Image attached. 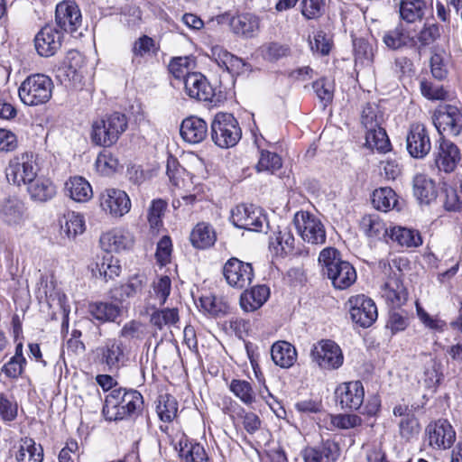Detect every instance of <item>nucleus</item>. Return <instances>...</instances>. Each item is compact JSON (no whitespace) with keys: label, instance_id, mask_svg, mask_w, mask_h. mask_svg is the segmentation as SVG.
Masks as SVG:
<instances>
[{"label":"nucleus","instance_id":"1","mask_svg":"<svg viewBox=\"0 0 462 462\" xmlns=\"http://www.w3.org/2000/svg\"><path fill=\"white\" fill-rule=\"evenodd\" d=\"M321 272L330 282L336 290H346L351 287L357 279L355 267L347 261L341 258L340 253L333 248H324L319 256Z\"/></svg>","mask_w":462,"mask_h":462},{"label":"nucleus","instance_id":"2","mask_svg":"<svg viewBox=\"0 0 462 462\" xmlns=\"http://www.w3.org/2000/svg\"><path fill=\"white\" fill-rule=\"evenodd\" d=\"M143 399L136 390L117 388L106 396L103 415L107 420H124L142 411Z\"/></svg>","mask_w":462,"mask_h":462},{"label":"nucleus","instance_id":"3","mask_svg":"<svg viewBox=\"0 0 462 462\" xmlns=\"http://www.w3.org/2000/svg\"><path fill=\"white\" fill-rule=\"evenodd\" d=\"M128 120L125 115L115 112L93 122L91 141L98 146L110 147L126 131Z\"/></svg>","mask_w":462,"mask_h":462},{"label":"nucleus","instance_id":"4","mask_svg":"<svg viewBox=\"0 0 462 462\" xmlns=\"http://www.w3.org/2000/svg\"><path fill=\"white\" fill-rule=\"evenodd\" d=\"M53 82L44 74L28 76L21 84L18 94L21 101L31 106L47 103L52 96Z\"/></svg>","mask_w":462,"mask_h":462},{"label":"nucleus","instance_id":"5","mask_svg":"<svg viewBox=\"0 0 462 462\" xmlns=\"http://www.w3.org/2000/svg\"><path fill=\"white\" fill-rule=\"evenodd\" d=\"M242 136L237 120L232 114L217 113L211 123L212 141L221 148L235 146Z\"/></svg>","mask_w":462,"mask_h":462},{"label":"nucleus","instance_id":"6","mask_svg":"<svg viewBox=\"0 0 462 462\" xmlns=\"http://www.w3.org/2000/svg\"><path fill=\"white\" fill-rule=\"evenodd\" d=\"M37 172L36 156L32 152L15 156L5 169L8 182L16 186H27L37 177Z\"/></svg>","mask_w":462,"mask_h":462},{"label":"nucleus","instance_id":"7","mask_svg":"<svg viewBox=\"0 0 462 462\" xmlns=\"http://www.w3.org/2000/svg\"><path fill=\"white\" fill-rule=\"evenodd\" d=\"M293 225L303 241L311 245H323L326 242L324 225L315 215L299 211L294 215Z\"/></svg>","mask_w":462,"mask_h":462},{"label":"nucleus","instance_id":"8","mask_svg":"<svg viewBox=\"0 0 462 462\" xmlns=\"http://www.w3.org/2000/svg\"><path fill=\"white\" fill-rule=\"evenodd\" d=\"M310 357L320 369L336 370L344 362V356L339 346L330 339H321L313 345Z\"/></svg>","mask_w":462,"mask_h":462},{"label":"nucleus","instance_id":"9","mask_svg":"<svg viewBox=\"0 0 462 462\" xmlns=\"http://www.w3.org/2000/svg\"><path fill=\"white\" fill-rule=\"evenodd\" d=\"M432 122L439 134L457 136L462 133V110L449 104L439 105L433 113Z\"/></svg>","mask_w":462,"mask_h":462},{"label":"nucleus","instance_id":"10","mask_svg":"<svg viewBox=\"0 0 462 462\" xmlns=\"http://www.w3.org/2000/svg\"><path fill=\"white\" fill-rule=\"evenodd\" d=\"M347 303L350 318L356 325L364 328H369L377 319V307L371 298L358 294L351 296Z\"/></svg>","mask_w":462,"mask_h":462},{"label":"nucleus","instance_id":"11","mask_svg":"<svg viewBox=\"0 0 462 462\" xmlns=\"http://www.w3.org/2000/svg\"><path fill=\"white\" fill-rule=\"evenodd\" d=\"M231 221L238 228L261 232L267 226L266 217L254 205H238L231 212Z\"/></svg>","mask_w":462,"mask_h":462},{"label":"nucleus","instance_id":"12","mask_svg":"<svg viewBox=\"0 0 462 462\" xmlns=\"http://www.w3.org/2000/svg\"><path fill=\"white\" fill-rule=\"evenodd\" d=\"M223 274L231 287L239 290L249 286L254 279L252 264L236 257L230 258L224 264Z\"/></svg>","mask_w":462,"mask_h":462},{"label":"nucleus","instance_id":"13","mask_svg":"<svg viewBox=\"0 0 462 462\" xmlns=\"http://www.w3.org/2000/svg\"><path fill=\"white\" fill-rule=\"evenodd\" d=\"M97 356L105 371L114 373L118 371L125 362L124 345L121 341L107 339L104 345L97 348Z\"/></svg>","mask_w":462,"mask_h":462},{"label":"nucleus","instance_id":"14","mask_svg":"<svg viewBox=\"0 0 462 462\" xmlns=\"http://www.w3.org/2000/svg\"><path fill=\"white\" fill-rule=\"evenodd\" d=\"M406 147L410 155L416 159H422L429 154L431 143L424 125L420 123L411 125L406 136Z\"/></svg>","mask_w":462,"mask_h":462},{"label":"nucleus","instance_id":"15","mask_svg":"<svg viewBox=\"0 0 462 462\" xmlns=\"http://www.w3.org/2000/svg\"><path fill=\"white\" fill-rule=\"evenodd\" d=\"M63 32L53 25H45L34 37V46L42 57L53 56L61 47Z\"/></svg>","mask_w":462,"mask_h":462},{"label":"nucleus","instance_id":"16","mask_svg":"<svg viewBox=\"0 0 462 462\" xmlns=\"http://www.w3.org/2000/svg\"><path fill=\"white\" fill-rule=\"evenodd\" d=\"M337 402L344 410H358L364 402V387L360 381L340 384L335 391Z\"/></svg>","mask_w":462,"mask_h":462},{"label":"nucleus","instance_id":"17","mask_svg":"<svg viewBox=\"0 0 462 462\" xmlns=\"http://www.w3.org/2000/svg\"><path fill=\"white\" fill-rule=\"evenodd\" d=\"M100 205L112 217H121L130 211L131 200L125 191L107 189L101 194Z\"/></svg>","mask_w":462,"mask_h":462},{"label":"nucleus","instance_id":"18","mask_svg":"<svg viewBox=\"0 0 462 462\" xmlns=\"http://www.w3.org/2000/svg\"><path fill=\"white\" fill-rule=\"evenodd\" d=\"M56 24L69 33H75L82 24L81 12L72 2H61L57 5L55 11Z\"/></svg>","mask_w":462,"mask_h":462},{"label":"nucleus","instance_id":"19","mask_svg":"<svg viewBox=\"0 0 462 462\" xmlns=\"http://www.w3.org/2000/svg\"><path fill=\"white\" fill-rule=\"evenodd\" d=\"M0 214L3 221L10 226H22L29 218L28 208L18 197H8L1 204Z\"/></svg>","mask_w":462,"mask_h":462},{"label":"nucleus","instance_id":"20","mask_svg":"<svg viewBox=\"0 0 462 462\" xmlns=\"http://www.w3.org/2000/svg\"><path fill=\"white\" fill-rule=\"evenodd\" d=\"M429 443L434 448H449L456 439V432L447 420H439L426 428Z\"/></svg>","mask_w":462,"mask_h":462},{"label":"nucleus","instance_id":"21","mask_svg":"<svg viewBox=\"0 0 462 462\" xmlns=\"http://www.w3.org/2000/svg\"><path fill=\"white\" fill-rule=\"evenodd\" d=\"M184 89L186 94L200 101H213L214 88L204 75L199 72H191L185 77Z\"/></svg>","mask_w":462,"mask_h":462},{"label":"nucleus","instance_id":"22","mask_svg":"<svg viewBox=\"0 0 462 462\" xmlns=\"http://www.w3.org/2000/svg\"><path fill=\"white\" fill-rule=\"evenodd\" d=\"M401 270L389 275L382 287V297L393 308L401 307L407 300V291L400 279Z\"/></svg>","mask_w":462,"mask_h":462},{"label":"nucleus","instance_id":"23","mask_svg":"<svg viewBox=\"0 0 462 462\" xmlns=\"http://www.w3.org/2000/svg\"><path fill=\"white\" fill-rule=\"evenodd\" d=\"M261 20L259 16L245 13L233 16L230 19L229 25L232 32L243 38H254L260 32Z\"/></svg>","mask_w":462,"mask_h":462},{"label":"nucleus","instance_id":"24","mask_svg":"<svg viewBox=\"0 0 462 462\" xmlns=\"http://www.w3.org/2000/svg\"><path fill=\"white\" fill-rule=\"evenodd\" d=\"M458 147L450 141L442 139L435 155L437 167L445 172H452L460 161Z\"/></svg>","mask_w":462,"mask_h":462},{"label":"nucleus","instance_id":"25","mask_svg":"<svg viewBox=\"0 0 462 462\" xmlns=\"http://www.w3.org/2000/svg\"><path fill=\"white\" fill-rule=\"evenodd\" d=\"M340 455V448L333 440L327 439L319 446L307 448L303 451L305 462H335Z\"/></svg>","mask_w":462,"mask_h":462},{"label":"nucleus","instance_id":"26","mask_svg":"<svg viewBox=\"0 0 462 462\" xmlns=\"http://www.w3.org/2000/svg\"><path fill=\"white\" fill-rule=\"evenodd\" d=\"M100 244L107 252H120L129 249L134 245V236L126 230L113 229L103 234Z\"/></svg>","mask_w":462,"mask_h":462},{"label":"nucleus","instance_id":"27","mask_svg":"<svg viewBox=\"0 0 462 462\" xmlns=\"http://www.w3.org/2000/svg\"><path fill=\"white\" fill-rule=\"evenodd\" d=\"M180 132L187 143H199L208 135V125L199 117L189 116L182 121Z\"/></svg>","mask_w":462,"mask_h":462},{"label":"nucleus","instance_id":"28","mask_svg":"<svg viewBox=\"0 0 462 462\" xmlns=\"http://www.w3.org/2000/svg\"><path fill=\"white\" fill-rule=\"evenodd\" d=\"M269 288L265 285H257L251 290H245L240 296V306L245 312H253L260 309L268 300Z\"/></svg>","mask_w":462,"mask_h":462},{"label":"nucleus","instance_id":"29","mask_svg":"<svg viewBox=\"0 0 462 462\" xmlns=\"http://www.w3.org/2000/svg\"><path fill=\"white\" fill-rule=\"evenodd\" d=\"M271 356L276 365L290 368L297 361V351L291 343L277 341L271 347Z\"/></svg>","mask_w":462,"mask_h":462},{"label":"nucleus","instance_id":"30","mask_svg":"<svg viewBox=\"0 0 462 462\" xmlns=\"http://www.w3.org/2000/svg\"><path fill=\"white\" fill-rule=\"evenodd\" d=\"M383 43L387 48L396 51L404 47L415 46L417 42L410 32L404 29L402 23L395 28L387 31L383 37Z\"/></svg>","mask_w":462,"mask_h":462},{"label":"nucleus","instance_id":"31","mask_svg":"<svg viewBox=\"0 0 462 462\" xmlns=\"http://www.w3.org/2000/svg\"><path fill=\"white\" fill-rule=\"evenodd\" d=\"M211 56L220 68L232 74L241 73L245 65L242 59L218 45L212 47Z\"/></svg>","mask_w":462,"mask_h":462},{"label":"nucleus","instance_id":"32","mask_svg":"<svg viewBox=\"0 0 462 462\" xmlns=\"http://www.w3.org/2000/svg\"><path fill=\"white\" fill-rule=\"evenodd\" d=\"M176 449L182 462H209L204 447L198 442L189 441L186 437L180 439Z\"/></svg>","mask_w":462,"mask_h":462},{"label":"nucleus","instance_id":"33","mask_svg":"<svg viewBox=\"0 0 462 462\" xmlns=\"http://www.w3.org/2000/svg\"><path fill=\"white\" fill-rule=\"evenodd\" d=\"M413 194L420 204L430 205L437 198L435 181L425 174H417L413 179Z\"/></svg>","mask_w":462,"mask_h":462},{"label":"nucleus","instance_id":"34","mask_svg":"<svg viewBox=\"0 0 462 462\" xmlns=\"http://www.w3.org/2000/svg\"><path fill=\"white\" fill-rule=\"evenodd\" d=\"M144 283V281L140 276H133L126 283L112 288L109 291V296L114 301L124 303L127 299L140 292Z\"/></svg>","mask_w":462,"mask_h":462},{"label":"nucleus","instance_id":"35","mask_svg":"<svg viewBox=\"0 0 462 462\" xmlns=\"http://www.w3.org/2000/svg\"><path fill=\"white\" fill-rule=\"evenodd\" d=\"M30 198L38 202H46L56 194V187L52 181L46 178H35L27 185Z\"/></svg>","mask_w":462,"mask_h":462},{"label":"nucleus","instance_id":"36","mask_svg":"<svg viewBox=\"0 0 462 462\" xmlns=\"http://www.w3.org/2000/svg\"><path fill=\"white\" fill-rule=\"evenodd\" d=\"M61 234L68 238H75L85 231L84 217L78 212L68 211L60 220Z\"/></svg>","mask_w":462,"mask_h":462},{"label":"nucleus","instance_id":"37","mask_svg":"<svg viewBox=\"0 0 462 462\" xmlns=\"http://www.w3.org/2000/svg\"><path fill=\"white\" fill-rule=\"evenodd\" d=\"M65 189L69 197L77 202H86L93 195L90 184L79 176L69 178L65 183Z\"/></svg>","mask_w":462,"mask_h":462},{"label":"nucleus","instance_id":"38","mask_svg":"<svg viewBox=\"0 0 462 462\" xmlns=\"http://www.w3.org/2000/svg\"><path fill=\"white\" fill-rule=\"evenodd\" d=\"M359 226L370 238L381 239L388 235L384 222L377 214L365 215L360 220Z\"/></svg>","mask_w":462,"mask_h":462},{"label":"nucleus","instance_id":"39","mask_svg":"<svg viewBox=\"0 0 462 462\" xmlns=\"http://www.w3.org/2000/svg\"><path fill=\"white\" fill-rule=\"evenodd\" d=\"M93 275L108 281L117 277L121 273L119 261L111 254H106L99 259L92 267Z\"/></svg>","mask_w":462,"mask_h":462},{"label":"nucleus","instance_id":"40","mask_svg":"<svg viewBox=\"0 0 462 462\" xmlns=\"http://www.w3.org/2000/svg\"><path fill=\"white\" fill-rule=\"evenodd\" d=\"M192 245L199 249H206L216 242V233L212 226L207 223H199L190 233Z\"/></svg>","mask_w":462,"mask_h":462},{"label":"nucleus","instance_id":"41","mask_svg":"<svg viewBox=\"0 0 462 462\" xmlns=\"http://www.w3.org/2000/svg\"><path fill=\"white\" fill-rule=\"evenodd\" d=\"M91 316L102 322H112L121 315L122 308L111 302H93L88 306Z\"/></svg>","mask_w":462,"mask_h":462},{"label":"nucleus","instance_id":"42","mask_svg":"<svg viewBox=\"0 0 462 462\" xmlns=\"http://www.w3.org/2000/svg\"><path fill=\"white\" fill-rule=\"evenodd\" d=\"M425 8L426 3L423 0H402L399 5L400 17L408 23L420 21Z\"/></svg>","mask_w":462,"mask_h":462},{"label":"nucleus","instance_id":"43","mask_svg":"<svg viewBox=\"0 0 462 462\" xmlns=\"http://www.w3.org/2000/svg\"><path fill=\"white\" fill-rule=\"evenodd\" d=\"M15 457L18 462H42L43 449L32 439L24 438L21 439Z\"/></svg>","mask_w":462,"mask_h":462},{"label":"nucleus","instance_id":"44","mask_svg":"<svg viewBox=\"0 0 462 462\" xmlns=\"http://www.w3.org/2000/svg\"><path fill=\"white\" fill-rule=\"evenodd\" d=\"M179 321L180 315L177 308L156 310L150 316V323L159 330L165 327H175Z\"/></svg>","mask_w":462,"mask_h":462},{"label":"nucleus","instance_id":"45","mask_svg":"<svg viewBox=\"0 0 462 462\" xmlns=\"http://www.w3.org/2000/svg\"><path fill=\"white\" fill-rule=\"evenodd\" d=\"M390 238L398 245L406 247H417L422 244L419 232L402 226H394L390 230Z\"/></svg>","mask_w":462,"mask_h":462},{"label":"nucleus","instance_id":"46","mask_svg":"<svg viewBox=\"0 0 462 462\" xmlns=\"http://www.w3.org/2000/svg\"><path fill=\"white\" fill-rule=\"evenodd\" d=\"M365 145L371 150L385 153L391 150V143L383 127L368 130L365 133Z\"/></svg>","mask_w":462,"mask_h":462},{"label":"nucleus","instance_id":"47","mask_svg":"<svg viewBox=\"0 0 462 462\" xmlns=\"http://www.w3.org/2000/svg\"><path fill=\"white\" fill-rule=\"evenodd\" d=\"M397 196L389 187L375 189L372 195V204L377 209L387 212L397 205Z\"/></svg>","mask_w":462,"mask_h":462},{"label":"nucleus","instance_id":"48","mask_svg":"<svg viewBox=\"0 0 462 462\" xmlns=\"http://www.w3.org/2000/svg\"><path fill=\"white\" fill-rule=\"evenodd\" d=\"M229 390L247 406H252L255 402V392L252 384L245 380L233 379L230 382Z\"/></svg>","mask_w":462,"mask_h":462},{"label":"nucleus","instance_id":"49","mask_svg":"<svg viewBox=\"0 0 462 462\" xmlns=\"http://www.w3.org/2000/svg\"><path fill=\"white\" fill-rule=\"evenodd\" d=\"M201 308L204 311L214 317L226 315L229 310V304L223 298L215 295H205L199 298Z\"/></svg>","mask_w":462,"mask_h":462},{"label":"nucleus","instance_id":"50","mask_svg":"<svg viewBox=\"0 0 462 462\" xmlns=\"http://www.w3.org/2000/svg\"><path fill=\"white\" fill-rule=\"evenodd\" d=\"M156 411L162 421L170 422L177 415L178 403L175 398L170 394L160 395Z\"/></svg>","mask_w":462,"mask_h":462},{"label":"nucleus","instance_id":"51","mask_svg":"<svg viewBox=\"0 0 462 462\" xmlns=\"http://www.w3.org/2000/svg\"><path fill=\"white\" fill-rule=\"evenodd\" d=\"M271 245L276 244L281 247V254H288L293 252L295 239L288 226L282 228L279 227V230L275 233L274 238H271Z\"/></svg>","mask_w":462,"mask_h":462},{"label":"nucleus","instance_id":"52","mask_svg":"<svg viewBox=\"0 0 462 462\" xmlns=\"http://www.w3.org/2000/svg\"><path fill=\"white\" fill-rule=\"evenodd\" d=\"M383 115L379 107L374 104H367L361 116V124L366 131L372 130L381 126Z\"/></svg>","mask_w":462,"mask_h":462},{"label":"nucleus","instance_id":"53","mask_svg":"<svg viewBox=\"0 0 462 462\" xmlns=\"http://www.w3.org/2000/svg\"><path fill=\"white\" fill-rule=\"evenodd\" d=\"M282 165V159L277 153L262 150L256 168L258 171H269L273 173L275 171L279 170Z\"/></svg>","mask_w":462,"mask_h":462},{"label":"nucleus","instance_id":"54","mask_svg":"<svg viewBox=\"0 0 462 462\" xmlns=\"http://www.w3.org/2000/svg\"><path fill=\"white\" fill-rule=\"evenodd\" d=\"M263 57L268 60H278L291 54V48L287 44L277 42H268L262 46Z\"/></svg>","mask_w":462,"mask_h":462},{"label":"nucleus","instance_id":"55","mask_svg":"<svg viewBox=\"0 0 462 462\" xmlns=\"http://www.w3.org/2000/svg\"><path fill=\"white\" fill-rule=\"evenodd\" d=\"M440 37V27L436 24H424L416 36L419 42L418 49L420 50L435 42Z\"/></svg>","mask_w":462,"mask_h":462},{"label":"nucleus","instance_id":"56","mask_svg":"<svg viewBox=\"0 0 462 462\" xmlns=\"http://www.w3.org/2000/svg\"><path fill=\"white\" fill-rule=\"evenodd\" d=\"M190 63L191 60L188 56L175 57L171 60L168 66L169 71L175 79H182L184 82L186 75L191 74V72H189Z\"/></svg>","mask_w":462,"mask_h":462},{"label":"nucleus","instance_id":"57","mask_svg":"<svg viewBox=\"0 0 462 462\" xmlns=\"http://www.w3.org/2000/svg\"><path fill=\"white\" fill-rule=\"evenodd\" d=\"M118 166V160L107 151L100 152L96 160L97 170L104 175L115 172Z\"/></svg>","mask_w":462,"mask_h":462},{"label":"nucleus","instance_id":"58","mask_svg":"<svg viewBox=\"0 0 462 462\" xmlns=\"http://www.w3.org/2000/svg\"><path fill=\"white\" fill-rule=\"evenodd\" d=\"M167 203L162 199L152 200L148 209V222L152 229H158L162 225V216L166 209Z\"/></svg>","mask_w":462,"mask_h":462},{"label":"nucleus","instance_id":"59","mask_svg":"<svg viewBox=\"0 0 462 462\" xmlns=\"http://www.w3.org/2000/svg\"><path fill=\"white\" fill-rule=\"evenodd\" d=\"M420 425L414 414H408L399 422V432L402 439L411 440L418 435Z\"/></svg>","mask_w":462,"mask_h":462},{"label":"nucleus","instance_id":"60","mask_svg":"<svg viewBox=\"0 0 462 462\" xmlns=\"http://www.w3.org/2000/svg\"><path fill=\"white\" fill-rule=\"evenodd\" d=\"M313 88L324 107L329 104L334 96L333 83L326 79H321L313 83Z\"/></svg>","mask_w":462,"mask_h":462},{"label":"nucleus","instance_id":"61","mask_svg":"<svg viewBox=\"0 0 462 462\" xmlns=\"http://www.w3.org/2000/svg\"><path fill=\"white\" fill-rule=\"evenodd\" d=\"M324 0H302L301 14L306 19H318L324 13Z\"/></svg>","mask_w":462,"mask_h":462},{"label":"nucleus","instance_id":"62","mask_svg":"<svg viewBox=\"0 0 462 462\" xmlns=\"http://www.w3.org/2000/svg\"><path fill=\"white\" fill-rule=\"evenodd\" d=\"M26 364L27 361L22 362V360L16 357H11L10 360L2 366L1 373L9 379H17L23 375Z\"/></svg>","mask_w":462,"mask_h":462},{"label":"nucleus","instance_id":"63","mask_svg":"<svg viewBox=\"0 0 462 462\" xmlns=\"http://www.w3.org/2000/svg\"><path fill=\"white\" fill-rule=\"evenodd\" d=\"M172 251V244L170 236H162L157 244L155 257L161 265H166L170 263Z\"/></svg>","mask_w":462,"mask_h":462},{"label":"nucleus","instance_id":"64","mask_svg":"<svg viewBox=\"0 0 462 462\" xmlns=\"http://www.w3.org/2000/svg\"><path fill=\"white\" fill-rule=\"evenodd\" d=\"M430 69L433 77L443 79L448 75V68L445 62V53L435 52L430 58Z\"/></svg>","mask_w":462,"mask_h":462}]
</instances>
